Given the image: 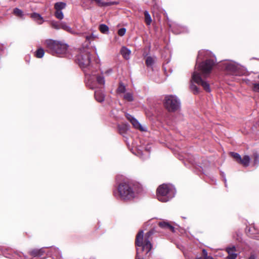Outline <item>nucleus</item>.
I'll return each mask as SVG.
<instances>
[{"instance_id":"obj_15","label":"nucleus","mask_w":259,"mask_h":259,"mask_svg":"<svg viewBox=\"0 0 259 259\" xmlns=\"http://www.w3.org/2000/svg\"><path fill=\"white\" fill-rule=\"evenodd\" d=\"M61 28L63 30L71 33V34H76V32L74 31L69 26H68L65 22H61L60 23Z\"/></svg>"},{"instance_id":"obj_12","label":"nucleus","mask_w":259,"mask_h":259,"mask_svg":"<svg viewBox=\"0 0 259 259\" xmlns=\"http://www.w3.org/2000/svg\"><path fill=\"white\" fill-rule=\"evenodd\" d=\"M92 2H95L99 7H107L111 5H117V2H104L102 0H91Z\"/></svg>"},{"instance_id":"obj_16","label":"nucleus","mask_w":259,"mask_h":259,"mask_svg":"<svg viewBox=\"0 0 259 259\" xmlns=\"http://www.w3.org/2000/svg\"><path fill=\"white\" fill-rule=\"evenodd\" d=\"M120 53L123 57L127 60L130 58L131 51L125 47H122L120 50Z\"/></svg>"},{"instance_id":"obj_18","label":"nucleus","mask_w":259,"mask_h":259,"mask_svg":"<svg viewBox=\"0 0 259 259\" xmlns=\"http://www.w3.org/2000/svg\"><path fill=\"white\" fill-rule=\"evenodd\" d=\"M43 253V249L41 248L39 249H33L30 251V254L31 256L36 257L41 256V255H42Z\"/></svg>"},{"instance_id":"obj_22","label":"nucleus","mask_w":259,"mask_h":259,"mask_svg":"<svg viewBox=\"0 0 259 259\" xmlns=\"http://www.w3.org/2000/svg\"><path fill=\"white\" fill-rule=\"evenodd\" d=\"M145 21L148 25H150L152 22L151 16L148 11H146L144 12Z\"/></svg>"},{"instance_id":"obj_38","label":"nucleus","mask_w":259,"mask_h":259,"mask_svg":"<svg viewBox=\"0 0 259 259\" xmlns=\"http://www.w3.org/2000/svg\"><path fill=\"white\" fill-rule=\"evenodd\" d=\"M206 259H214L211 256H209L207 257Z\"/></svg>"},{"instance_id":"obj_39","label":"nucleus","mask_w":259,"mask_h":259,"mask_svg":"<svg viewBox=\"0 0 259 259\" xmlns=\"http://www.w3.org/2000/svg\"><path fill=\"white\" fill-rule=\"evenodd\" d=\"M196 259H203L201 257H197Z\"/></svg>"},{"instance_id":"obj_19","label":"nucleus","mask_w":259,"mask_h":259,"mask_svg":"<svg viewBox=\"0 0 259 259\" xmlns=\"http://www.w3.org/2000/svg\"><path fill=\"white\" fill-rule=\"evenodd\" d=\"M237 68V66L233 63H229L226 65V69L227 70L232 72H235L236 71Z\"/></svg>"},{"instance_id":"obj_30","label":"nucleus","mask_w":259,"mask_h":259,"mask_svg":"<svg viewBox=\"0 0 259 259\" xmlns=\"http://www.w3.org/2000/svg\"><path fill=\"white\" fill-rule=\"evenodd\" d=\"M230 154L233 158H234L236 160L237 162H239L240 160H241V156L238 153L235 152H231Z\"/></svg>"},{"instance_id":"obj_24","label":"nucleus","mask_w":259,"mask_h":259,"mask_svg":"<svg viewBox=\"0 0 259 259\" xmlns=\"http://www.w3.org/2000/svg\"><path fill=\"white\" fill-rule=\"evenodd\" d=\"M45 54V52L43 49L39 48L37 50L35 53V56L37 58H42Z\"/></svg>"},{"instance_id":"obj_6","label":"nucleus","mask_w":259,"mask_h":259,"mask_svg":"<svg viewBox=\"0 0 259 259\" xmlns=\"http://www.w3.org/2000/svg\"><path fill=\"white\" fill-rule=\"evenodd\" d=\"M164 106L169 112H175L180 109L181 103L176 96L167 95L165 97Z\"/></svg>"},{"instance_id":"obj_13","label":"nucleus","mask_w":259,"mask_h":259,"mask_svg":"<svg viewBox=\"0 0 259 259\" xmlns=\"http://www.w3.org/2000/svg\"><path fill=\"white\" fill-rule=\"evenodd\" d=\"M30 17L38 24H41L44 22V20L41 16L37 13L31 14Z\"/></svg>"},{"instance_id":"obj_17","label":"nucleus","mask_w":259,"mask_h":259,"mask_svg":"<svg viewBox=\"0 0 259 259\" xmlns=\"http://www.w3.org/2000/svg\"><path fill=\"white\" fill-rule=\"evenodd\" d=\"M250 161V158L249 156L245 155L243 158H241V160L239 161V163L243 164L244 166H248Z\"/></svg>"},{"instance_id":"obj_10","label":"nucleus","mask_w":259,"mask_h":259,"mask_svg":"<svg viewBox=\"0 0 259 259\" xmlns=\"http://www.w3.org/2000/svg\"><path fill=\"white\" fill-rule=\"evenodd\" d=\"M226 251L228 253V259H236L237 256L236 249L235 246H233L227 248Z\"/></svg>"},{"instance_id":"obj_9","label":"nucleus","mask_w":259,"mask_h":259,"mask_svg":"<svg viewBox=\"0 0 259 259\" xmlns=\"http://www.w3.org/2000/svg\"><path fill=\"white\" fill-rule=\"evenodd\" d=\"M126 117L135 128L141 131H146V129L139 123V122L132 115L127 114L126 115Z\"/></svg>"},{"instance_id":"obj_14","label":"nucleus","mask_w":259,"mask_h":259,"mask_svg":"<svg viewBox=\"0 0 259 259\" xmlns=\"http://www.w3.org/2000/svg\"><path fill=\"white\" fill-rule=\"evenodd\" d=\"M95 97L96 100L99 102H103L105 98L104 93L100 91H96L95 92Z\"/></svg>"},{"instance_id":"obj_3","label":"nucleus","mask_w":259,"mask_h":259,"mask_svg":"<svg viewBox=\"0 0 259 259\" xmlns=\"http://www.w3.org/2000/svg\"><path fill=\"white\" fill-rule=\"evenodd\" d=\"M175 191L172 186L167 184H162L157 189V197L161 202H167L174 197Z\"/></svg>"},{"instance_id":"obj_40","label":"nucleus","mask_w":259,"mask_h":259,"mask_svg":"<svg viewBox=\"0 0 259 259\" xmlns=\"http://www.w3.org/2000/svg\"><path fill=\"white\" fill-rule=\"evenodd\" d=\"M248 259H254V258H253V257H250V258H249Z\"/></svg>"},{"instance_id":"obj_7","label":"nucleus","mask_w":259,"mask_h":259,"mask_svg":"<svg viewBox=\"0 0 259 259\" xmlns=\"http://www.w3.org/2000/svg\"><path fill=\"white\" fill-rule=\"evenodd\" d=\"M214 63L213 60H207L202 62L198 66V71L201 72L202 76L206 78L210 73Z\"/></svg>"},{"instance_id":"obj_29","label":"nucleus","mask_w":259,"mask_h":259,"mask_svg":"<svg viewBox=\"0 0 259 259\" xmlns=\"http://www.w3.org/2000/svg\"><path fill=\"white\" fill-rule=\"evenodd\" d=\"M51 26L56 29H59L61 28L60 23H58L56 21H53L51 22Z\"/></svg>"},{"instance_id":"obj_26","label":"nucleus","mask_w":259,"mask_h":259,"mask_svg":"<svg viewBox=\"0 0 259 259\" xmlns=\"http://www.w3.org/2000/svg\"><path fill=\"white\" fill-rule=\"evenodd\" d=\"M97 82L101 85L104 84L105 80L104 77L101 75H98L96 76Z\"/></svg>"},{"instance_id":"obj_8","label":"nucleus","mask_w":259,"mask_h":259,"mask_svg":"<svg viewBox=\"0 0 259 259\" xmlns=\"http://www.w3.org/2000/svg\"><path fill=\"white\" fill-rule=\"evenodd\" d=\"M192 79L197 84L201 85L206 92H210L209 84L207 81L202 79L200 72L195 71L192 75Z\"/></svg>"},{"instance_id":"obj_25","label":"nucleus","mask_w":259,"mask_h":259,"mask_svg":"<svg viewBox=\"0 0 259 259\" xmlns=\"http://www.w3.org/2000/svg\"><path fill=\"white\" fill-rule=\"evenodd\" d=\"M55 16L57 19L60 20H62L64 18V15L62 10H55Z\"/></svg>"},{"instance_id":"obj_41","label":"nucleus","mask_w":259,"mask_h":259,"mask_svg":"<svg viewBox=\"0 0 259 259\" xmlns=\"http://www.w3.org/2000/svg\"><path fill=\"white\" fill-rule=\"evenodd\" d=\"M258 78H259V75L258 76Z\"/></svg>"},{"instance_id":"obj_5","label":"nucleus","mask_w":259,"mask_h":259,"mask_svg":"<svg viewBox=\"0 0 259 259\" xmlns=\"http://www.w3.org/2000/svg\"><path fill=\"white\" fill-rule=\"evenodd\" d=\"M118 191L121 197L124 200H130L135 196L133 186L128 183L120 184L118 187Z\"/></svg>"},{"instance_id":"obj_37","label":"nucleus","mask_w":259,"mask_h":259,"mask_svg":"<svg viewBox=\"0 0 259 259\" xmlns=\"http://www.w3.org/2000/svg\"><path fill=\"white\" fill-rule=\"evenodd\" d=\"M94 38V36L93 35H89L86 36V39L88 40H90L93 39Z\"/></svg>"},{"instance_id":"obj_20","label":"nucleus","mask_w":259,"mask_h":259,"mask_svg":"<svg viewBox=\"0 0 259 259\" xmlns=\"http://www.w3.org/2000/svg\"><path fill=\"white\" fill-rule=\"evenodd\" d=\"M66 4L63 2H58L55 4V10H62L66 7Z\"/></svg>"},{"instance_id":"obj_23","label":"nucleus","mask_w":259,"mask_h":259,"mask_svg":"<svg viewBox=\"0 0 259 259\" xmlns=\"http://www.w3.org/2000/svg\"><path fill=\"white\" fill-rule=\"evenodd\" d=\"M100 31L103 33H107L109 31L108 27L105 24H101L99 26Z\"/></svg>"},{"instance_id":"obj_27","label":"nucleus","mask_w":259,"mask_h":259,"mask_svg":"<svg viewBox=\"0 0 259 259\" xmlns=\"http://www.w3.org/2000/svg\"><path fill=\"white\" fill-rule=\"evenodd\" d=\"M124 99L128 101H133L134 100L133 94L130 93H127L124 95Z\"/></svg>"},{"instance_id":"obj_1","label":"nucleus","mask_w":259,"mask_h":259,"mask_svg":"<svg viewBox=\"0 0 259 259\" xmlns=\"http://www.w3.org/2000/svg\"><path fill=\"white\" fill-rule=\"evenodd\" d=\"M153 234L152 231H149L144 236L143 231H140L136 236V245L139 247H142L141 250L137 249V254L136 259H143V257L140 255L141 252L145 251L146 254L150 251L152 249V244L151 243V236Z\"/></svg>"},{"instance_id":"obj_2","label":"nucleus","mask_w":259,"mask_h":259,"mask_svg":"<svg viewBox=\"0 0 259 259\" xmlns=\"http://www.w3.org/2000/svg\"><path fill=\"white\" fill-rule=\"evenodd\" d=\"M45 44L53 54L64 55L68 51V46L62 41L47 39L45 41Z\"/></svg>"},{"instance_id":"obj_34","label":"nucleus","mask_w":259,"mask_h":259,"mask_svg":"<svg viewBox=\"0 0 259 259\" xmlns=\"http://www.w3.org/2000/svg\"><path fill=\"white\" fill-rule=\"evenodd\" d=\"M253 90L254 92L259 93V82L253 84Z\"/></svg>"},{"instance_id":"obj_32","label":"nucleus","mask_w":259,"mask_h":259,"mask_svg":"<svg viewBox=\"0 0 259 259\" xmlns=\"http://www.w3.org/2000/svg\"><path fill=\"white\" fill-rule=\"evenodd\" d=\"M126 32V29L124 28H120L118 30V34L120 36H123L125 34Z\"/></svg>"},{"instance_id":"obj_28","label":"nucleus","mask_w":259,"mask_h":259,"mask_svg":"<svg viewBox=\"0 0 259 259\" xmlns=\"http://www.w3.org/2000/svg\"><path fill=\"white\" fill-rule=\"evenodd\" d=\"M154 59L152 57H147L146 61V63L147 66H151L154 64Z\"/></svg>"},{"instance_id":"obj_21","label":"nucleus","mask_w":259,"mask_h":259,"mask_svg":"<svg viewBox=\"0 0 259 259\" xmlns=\"http://www.w3.org/2000/svg\"><path fill=\"white\" fill-rule=\"evenodd\" d=\"M13 13L15 16L17 17L23 19L24 18V14L23 12L18 8H15L13 10Z\"/></svg>"},{"instance_id":"obj_33","label":"nucleus","mask_w":259,"mask_h":259,"mask_svg":"<svg viewBox=\"0 0 259 259\" xmlns=\"http://www.w3.org/2000/svg\"><path fill=\"white\" fill-rule=\"evenodd\" d=\"M125 91V87L122 84H120L118 88V92L120 93H124Z\"/></svg>"},{"instance_id":"obj_4","label":"nucleus","mask_w":259,"mask_h":259,"mask_svg":"<svg viewBox=\"0 0 259 259\" xmlns=\"http://www.w3.org/2000/svg\"><path fill=\"white\" fill-rule=\"evenodd\" d=\"M76 60L79 66L84 70L90 67L91 65V55L88 49L83 48L80 50L77 56Z\"/></svg>"},{"instance_id":"obj_31","label":"nucleus","mask_w":259,"mask_h":259,"mask_svg":"<svg viewBox=\"0 0 259 259\" xmlns=\"http://www.w3.org/2000/svg\"><path fill=\"white\" fill-rule=\"evenodd\" d=\"M253 158H254V161H253V164L254 165H256L258 164L259 162V154L257 153H254L253 154Z\"/></svg>"},{"instance_id":"obj_11","label":"nucleus","mask_w":259,"mask_h":259,"mask_svg":"<svg viewBox=\"0 0 259 259\" xmlns=\"http://www.w3.org/2000/svg\"><path fill=\"white\" fill-rule=\"evenodd\" d=\"M158 225L160 227L163 229L169 230L171 232H175V228L173 227L170 223L167 221H161L158 223Z\"/></svg>"},{"instance_id":"obj_36","label":"nucleus","mask_w":259,"mask_h":259,"mask_svg":"<svg viewBox=\"0 0 259 259\" xmlns=\"http://www.w3.org/2000/svg\"><path fill=\"white\" fill-rule=\"evenodd\" d=\"M202 253H203V256H204V259H206L207 257H208L209 256L207 255V251L203 249L202 250Z\"/></svg>"},{"instance_id":"obj_35","label":"nucleus","mask_w":259,"mask_h":259,"mask_svg":"<svg viewBox=\"0 0 259 259\" xmlns=\"http://www.w3.org/2000/svg\"><path fill=\"white\" fill-rule=\"evenodd\" d=\"M191 89L193 90L194 94L198 93V88L195 85H192Z\"/></svg>"}]
</instances>
